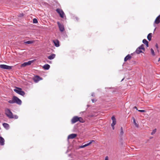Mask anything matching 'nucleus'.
Returning <instances> with one entry per match:
<instances>
[{"label": "nucleus", "instance_id": "e433bc0d", "mask_svg": "<svg viewBox=\"0 0 160 160\" xmlns=\"http://www.w3.org/2000/svg\"><path fill=\"white\" fill-rule=\"evenodd\" d=\"M155 47L157 49V51L158 52H159V50H158V44L157 43H156L155 44Z\"/></svg>", "mask_w": 160, "mask_h": 160}, {"label": "nucleus", "instance_id": "473e14b6", "mask_svg": "<svg viewBox=\"0 0 160 160\" xmlns=\"http://www.w3.org/2000/svg\"><path fill=\"white\" fill-rule=\"evenodd\" d=\"M137 110L141 112H146V111L144 110H138L137 109Z\"/></svg>", "mask_w": 160, "mask_h": 160}, {"label": "nucleus", "instance_id": "7ed1b4c3", "mask_svg": "<svg viewBox=\"0 0 160 160\" xmlns=\"http://www.w3.org/2000/svg\"><path fill=\"white\" fill-rule=\"evenodd\" d=\"M56 11L61 18H65V19H66L65 14L63 11L61 9L58 8L56 10Z\"/></svg>", "mask_w": 160, "mask_h": 160}, {"label": "nucleus", "instance_id": "f03ea898", "mask_svg": "<svg viewBox=\"0 0 160 160\" xmlns=\"http://www.w3.org/2000/svg\"><path fill=\"white\" fill-rule=\"evenodd\" d=\"M13 91L17 93L22 96H24L25 94V92L22 90L21 88L19 87H15Z\"/></svg>", "mask_w": 160, "mask_h": 160}, {"label": "nucleus", "instance_id": "58836bf2", "mask_svg": "<svg viewBox=\"0 0 160 160\" xmlns=\"http://www.w3.org/2000/svg\"><path fill=\"white\" fill-rule=\"evenodd\" d=\"M115 125L111 124V127L112 128V129L113 130H114L115 129V127H114Z\"/></svg>", "mask_w": 160, "mask_h": 160}, {"label": "nucleus", "instance_id": "39448f33", "mask_svg": "<svg viewBox=\"0 0 160 160\" xmlns=\"http://www.w3.org/2000/svg\"><path fill=\"white\" fill-rule=\"evenodd\" d=\"M5 114L6 116L10 119L14 118L13 115L10 109L6 108L5 110Z\"/></svg>", "mask_w": 160, "mask_h": 160}, {"label": "nucleus", "instance_id": "a878e982", "mask_svg": "<svg viewBox=\"0 0 160 160\" xmlns=\"http://www.w3.org/2000/svg\"><path fill=\"white\" fill-rule=\"evenodd\" d=\"M78 119V122H79L81 123H83L85 122L84 120L81 117H79Z\"/></svg>", "mask_w": 160, "mask_h": 160}, {"label": "nucleus", "instance_id": "a211bd4d", "mask_svg": "<svg viewBox=\"0 0 160 160\" xmlns=\"http://www.w3.org/2000/svg\"><path fill=\"white\" fill-rule=\"evenodd\" d=\"M5 140L4 138L2 136H0V145L3 146L5 144Z\"/></svg>", "mask_w": 160, "mask_h": 160}, {"label": "nucleus", "instance_id": "5fc2aeb1", "mask_svg": "<svg viewBox=\"0 0 160 160\" xmlns=\"http://www.w3.org/2000/svg\"><path fill=\"white\" fill-rule=\"evenodd\" d=\"M152 138L153 137H150V139H152Z\"/></svg>", "mask_w": 160, "mask_h": 160}, {"label": "nucleus", "instance_id": "2f4dec72", "mask_svg": "<svg viewBox=\"0 0 160 160\" xmlns=\"http://www.w3.org/2000/svg\"><path fill=\"white\" fill-rule=\"evenodd\" d=\"M136 62L134 61H132L131 62V63L132 65H134L136 64Z\"/></svg>", "mask_w": 160, "mask_h": 160}, {"label": "nucleus", "instance_id": "4c0bfd02", "mask_svg": "<svg viewBox=\"0 0 160 160\" xmlns=\"http://www.w3.org/2000/svg\"><path fill=\"white\" fill-rule=\"evenodd\" d=\"M14 118L15 119H17L18 118V116L17 115H15L13 116Z\"/></svg>", "mask_w": 160, "mask_h": 160}, {"label": "nucleus", "instance_id": "c85d7f7f", "mask_svg": "<svg viewBox=\"0 0 160 160\" xmlns=\"http://www.w3.org/2000/svg\"><path fill=\"white\" fill-rule=\"evenodd\" d=\"M157 131V129L155 128L154 129H153L152 131V132L151 133V135H153Z\"/></svg>", "mask_w": 160, "mask_h": 160}, {"label": "nucleus", "instance_id": "9b49d317", "mask_svg": "<svg viewBox=\"0 0 160 160\" xmlns=\"http://www.w3.org/2000/svg\"><path fill=\"white\" fill-rule=\"evenodd\" d=\"M79 117L75 116H74L71 120V122L72 124H74L78 122Z\"/></svg>", "mask_w": 160, "mask_h": 160}, {"label": "nucleus", "instance_id": "9d476101", "mask_svg": "<svg viewBox=\"0 0 160 160\" xmlns=\"http://www.w3.org/2000/svg\"><path fill=\"white\" fill-rule=\"evenodd\" d=\"M57 24L58 26L59 31L61 32H63L65 30V28L64 25L61 24L59 21L57 22Z\"/></svg>", "mask_w": 160, "mask_h": 160}, {"label": "nucleus", "instance_id": "72a5a7b5", "mask_svg": "<svg viewBox=\"0 0 160 160\" xmlns=\"http://www.w3.org/2000/svg\"><path fill=\"white\" fill-rule=\"evenodd\" d=\"M116 122H117L116 120H115V121H112V123H111V124L115 125L116 124Z\"/></svg>", "mask_w": 160, "mask_h": 160}, {"label": "nucleus", "instance_id": "ddd939ff", "mask_svg": "<svg viewBox=\"0 0 160 160\" xmlns=\"http://www.w3.org/2000/svg\"><path fill=\"white\" fill-rule=\"evenodd\" d=\"M53 43L54 46L56 47H58L60 46V42L58 39H55L53 41Z\"/></svg>", "mask_w": 160, "mask_h": 160}, {"label": "nucleus", "instance_id": "dca6fc26", "mask_svg": "<svg viewBox=\"0 0 160 160\" xmlns=\"http://www.w3.org/2000/svg\"><path fill=\"white\" fill-rule=\"evenodd\" d=\"M50 67V65L48 64H46L43 65L42 67L45 70H48L49 69Z\"/></svg>", "mask_w": 160, "mask_h": 160}, {"label": "nucleus", "instance_id": "864d4df0", "mask_svg": "<svg viewBox=\"0 0 160 160\" xmlns=\"http://www.w3.org/2000/svg\"><path fill=\"white\" fill-rule=\"evenodd\" d=\"M158 62H159L160 61V57L158 59Z\"/></svg>", "mask_w": 160, "mask_h": 160}, {"label": "nucleus", "instance_id": "a18cd8bd", "mask_svg": "<svg viewBox=\"0 0 160 160\" xmlns=\"http://www.w3.org/2000/svg\"><path fill=\"white\" fill-rule=\"evenodd\" d=\"M145 45L148 48L149 47L148 43H147Z\"/></svg>", "mask_w": 160, "mask_h": 160}, {"label": "nucleus", "instance_id": "ea45409f", "mask_svg": "<svg viewBox=\"0 0 160 160\" xmlns=\"http://www.w3.org/2000/svg\"><path fill=\"white\" fill-rule=\"evenodd\" d=\"M75 17H76V16H75L74 15H72V19H74L75 18Z\"/></svg>", "mask_w": 160, "mask_h": 160}, {"label": "nucleus", "instance_id": "cd10ccee", "mask_svg": "<svg viewBox=\"0 0 160 160\" xmlns=\"http://www.w3.org/2000/svg\"><path fill=\"white\" fill-rule=\"evenodd\" d=\"M32 22L34 24H37L38 23V20L36 18H34L32 20Z\"/></svg>", "mask_w": 160, "mask_h": 160}, {"label": "nucleus", "instance_id": "8fccbe9b", "mask_svg": "<svg viewBox=\"0 0 160 160\" xmlns=\"http://www.w3.org/2000/svg\"><path fill=\"white\" fill-rule=\"evenodd\" d=\"M125 78H123L121 80V82H122L124 79Z\"/></svg>", "mask_w": 160, "mask_h": 160}, {"label": "nucleus", "instance_id": "6e6d98bb", "mask_svg": "<svg viewBox=\"0 0 160 160\" xmlns=\"http://www.w3.org/2000/svg\"><path fill=\"white\" fill-rule=\"evenodd\" d=\"M156 29V28H155L154 29V31H155V29Z\"/></svg>", "mask_w": 160, "mask_h": 160}, {"label": "nucleus", "instance_id": "4be33fe9", "mask_svg": "<svg viewBox=\"0 0 160 160\" xmlns=\"http://www.w3.org/2000/svg\"><path fill=\"white\" fill-rule=\"evenodd\" d=\"M124 134L123 129L122 127L120 128V132L119 135V137L121 138H122Z\"/></svg>", "mask_w": 160, "mask_h": 160}, {"label": "nucleus", "instance_id": "1a4fd4ad", "mask_svg": "<svg viewBox=\"0 0 160 160\" xmlns=\"http://www.w3.org/2000/svg\"><path fill=\"white\" fill-rule=\"evenodd\" d=\"M42 78L38 75H35L32 78V80L35 83L38 82L40 80H42Z\"/></svg>", "mask_w": 160, "mask_h": 160}, {"label": "nucleus", "instance_id": "412c9836", "mask_svg": "<svg viewBox=\"0 0 160 160\" xmlns=\"http://www.w3.org/2000/svg\"><path fill=\"white\" fill-rule=\"evenodd\" d=\"M61 36L64 39H65L66 38H68V36L65 32H62L61 33Z\"/></svg>", "mask_w": 160, "mask_h": 160}, {"label": "nucleus", "instance_id": "f8f14e48", "mask_svg": "<svg viewBox=\"0 0 160 160\" xmlns=\"http://www.w3.org/2000/svg\"><path fill=\"white\" fill-rule=\"evenodd\" d=\"M78 134L76 133H73L69 134L67 140H68L69 139H73L77 137Z\"/></svg>", "mask_w": 160, "mask_h": 160}, {"label": "nucleus", "instance_id": "de8ad7c7", "mask_svg": "<svg viewBox=\"0 0 160 160\" xmlns=\"http://www.w3.org/2000/svg\"><path fill=\"white\" fill-rule=\"evenodd\" d=\"M70 151V150H69L68 149L67 151H66L65 153H68V152Z\"/></svg>", "mask_w": 160, "mask_h": 160}, {"label": "nucleus", "instance_id": "f3484780", "mask_svg": "<svg viewBox=\"0 0 160 160\" xmlns=\"http://www.w3.org/2000/svg\"><path fill=\"white\" fill-rule=\"evenodd\" d=\"M56 56V55L54 53H52L48 57V58L49 60H52L54 59Z\"/></svg>", "mask_w": 160, "mask_h": 160}, {"label": "nucleus", "instance_id": "20e7f679", "mask_svg": "<svg viewBox=\"0 0 160 160\" xmlns=\"http://www.w3.org/2000/svg\"><path fill=\"white\" fill-rule=\"evenodd\" d=\"M145 51L144 46L143 44H142L137 48L135 52L137 54H140L141 53H143V51L144 52Z\"/></svg>", "mask_w": 160, "mask_h": 160}, {"label": "nucleus", "instance_id": "4d7b16f0", "mask_svg": "<svg viewBox=\"0 0 160 160\" xmlns=\"http://www.w3.org/2000/svg\"><path fill=\"white\" fill-rule=\"evenodd\" d=\"M0 115H1V113H0Z\"/></svg>", "mask_w": 160, "mask_h": 160}, {"label": "nucleus", "instance_id": "c756f323", "mask_svg": "<svg viewBox=\"0 0 160 160\" xmlns=\"http://www.w3.org/2000/svg\"><path fill=\"white\" fill-rule=\"evenodd\" d=\"M142 42L144 44L148 43V41L145 39H144L142 40Z\"/></svg>", "mask_w": 160, "mask_h": 160}, {"label": "nucleus", "instance_id": "37998d69", "mask_svg": "<svg viewBox=\"0 0 160 160\" xmlns=\"http://www.w3.org/2000/svg\"><path fill=\"white\" fill-rule=\"evenodd\" d=\"M91 96L92 97H95V93L94 92H92V93Z\"/></svg>", "mask_w": 160, "mask_h": 160}, {"label": "nucleus", "instance_id": "aec40b11", "mask_svg": "<svg viewBox=\"0 0 160 160\" xmlns=\"http://www.w3.org/2000/svg\"><path fill=\"white\" fill-rule=\"evenodd\" d=\"M2 125L6 130H8L9 129V125L8 124L6 123H2Z\"/></svg>", "mask_w": 160, "mask_h": 160}, {"label": "nucleus", "instance_id": "f704fd0d", "mask_svg": "<svg viewBox=\"0 0 160 160\" xmlns=\"http://www.w3.org/2000/svg\"><path fill=\"white\" fill-rule=\"evenodd\" d=\"M24 14L23 13H20L19 14L18 17L20 18H21V17H23L24 16Z\"/></svg>", "mask_w": 160, "mask_h": 160}, {"label": "nucleus", "instance_id": "393cba45", "mask_svg": "<svg viewBox=\"0 0 160 160\" xmlns=\"http://www.w3.org/2000/svg\"><path fill=\"white\" fill-rule=\"evenodd\" d=\"M152 34L151 33H149L147 37L149 41H150L152 40Z\"/></svg>", "mask_w": 160, "mask_h": 160}, {"label": "nucleus", "instance_id": "6ab92c4d", "mask_svg": "<svg viewBox=\"0 0 160 160\" xmlns=\"http://www.w3.org/2000/svg\"><path fill=\"white\" fill-rule=\"evenodd\" d=\"M34 42V40H29L26 41H24L23 43L24 44H31L33 43Z\"/></svg>", "mask_w": 160, "mask_h": 160}, {"label": "nucleus", "instance_id": "4468645a", "mask_svg": "<svg viewBox=\"0 0 160 160\" xmlns=\"http://www.w3.org/2000/svg\"><path fill=\"white\" fill-rule=\"evenodd\" d=\"M133 54V53H131V55L129 54L127 55L124 58V61L126 62L127 61L130 60L132 58L131 55H132Z\"/></svg>", "mask_w": 160, "mask_h": 160}, {"label": "nucleus", "instance_id": "bb28decb", "mask_svg": "<svg viewBox=\"0 0 160 160\" xmlns=\"http://www.w3.org/2000/svg\"><path fill=\"white\" fill-rule=\"evenodd\" d=\"M150 51H151V53L152 55L153 56H155V52H154L153 49L152 48H151L150 49Z\"/></svg>", "mask_w": 160, "mask_h": 160}, {"label": "nucleus", "instance_id": "f257e3e1", "mask_svg": "<svg viewBox=\"0 0 160 160\" xmlns=\"http://www.w3.org/2000/svg\"><path fill=\"white\" fill-rule=\"evenodd\" d=\"M8 102L10 104L16 103L18 105H20L22 104V101L17 97L13 96L12 97V100H9Z\"/></svg>", "mask_w": 160, "mask_h": 160}, {"label": "nucleus", "instance_id": "49530a36", "mask_svg": "<svg viewBox=\"0 0 160 160\" xmlns=\"http://www.w3.org/2000/svg\"><path fill=\"white\" fill-rule=\"evenodd\" d=\"M87 108H88L90 106V105L89 104H88V105H87ZM87 109H88V108H87L86 109V111L87 110Z\"/></svg>", "mask_w": 160, "mask_h": 160}, {"label": "nucleus", "instance_id": "a19ab883", "mask_svg": "<svg viewBox=\"0 0 160 160\" xmlns=\"http://www.w3.org/2000/svg\"><path fill=\"white\" fill-rule=\"evenodd\" d=\"M105 160H109L108 156H106L105 157Z\"/></svg>", "mask_w": 160, "mask_h": 160}, {"label": "nucleus", "instance_id": "2eb2a0df", "mask_svg": "<svg viewBox=\"0 0 160 160\" xmlns=\"http://www.w3.org/2000/svg\"><path fill=\"white\" fill-rule=\"evenodd\" d=\"M154 23L157 24L160 23V14L156 18Z\"/></svg>", "mask_w": 160, "mask_h": 160}, {"label": "nucleus", "instance_id": "603ef678", "mask_svg": "<svg viewBox=\"0 0 160 160\" xmlns=\"http://www.w3.org/2000/svg\"><path fill=\"white\" fill-rule=\"evenodd\" d=\"M71 156V154H69L68 155V157H70Z\"/></svg>", "mask_w": 160, "mask_h": 160}, {"label": "nucleus", "instance_id": "3c124183", "mask_svg": "<svg viewBox=\"0 0 160 160\" xmlns=\"http://www.w3.org/2000/svg\"><path fill=\"white\" fill-rule=\"evenodd\" d=\"M86 112V111H83V112H81L80 113H85Z\"/></svg>", "mask_w": 160, "mask_h": 160}, {"label": "nucleus", "instance_id": "b1692460", "mask_svg": "<svg viewBox=\"0 0 160 160\" xmlns=\"http://www.w3.org/2000/svg\"><path fill=\"white\" fill-rule=\"evenodd\" d=\"M90 145V144L89 143V142L85 144L84 145H82L80 146L79 148H83L85 147H86L88 146L89 145Z\"/></svg>", "mask_w": 160, "mask_h": 160}, {"label": "nucleus", "instance_id": "c9c22d12", "mask_svg": "<svg viewBox=\"0 0 160 160\" xmlns=\"http://www.w3.org/2000/svg\"><path fill=\"white\" fill-rule=\"evenodd\" d=\"M89 143L91 145L93 142H95V141L94 140H91L89 141Z\"/></svg>", "mask_w": 160, "mask_h": 160}, {"label": "nucleus", "instance_id": "0eeeda50", "mask_svg": "<svg viewBox=\"0 0 160 160\" xmlns=\"http://www.w3.org/2000/svg\"><path fill=\"white\" fill-rule=\"evenodd\" d=\"M13 67V66H8L5 64H0V68L3 69L10 70Z\"/></svg>", "mask_w": 160, "mask_h": 160}, {"label": "nucleus", "instance_id": "6e6552de", "mask_svg": "<svg viewBox=\"0 0 160 160\" xmlns=\"http://www.w3.org/2000/svg\"><path fill=\"white\" fill-rule=\"evenodd\" d=\"M109 88L112 89L113 90L111 91L112 93L114 94H118L119 93V92L118 90V88L117 87H113V88Z\"/></svg>", "mask_w": 160, "mask_h": 160}, {"label": "nucleus", "instance_id": "423d86ee", "mask_svg": "<svg viewBox=\"0 0 160 160\" xmlns=\"http://www.w3.org/2000/svg\"><path fill=\"white\" fill-rule=\"evenodd\" d=\"M36 61L35 59H34L32 60L29 61L27 62H25L21 64V67H25L27 66L30 65L32 63Z\"/></svg>", "mask_w": 160, "mask_h": 160}, {"label": "nucleus", "instance_id": "5701e85b", "mask_svg": "<svg viewBox=\"0 0 160 160\" xmlns=\"http://www.w3.org/2000/svg\"><path fill=\"white\" fill-rule=\"evenodd\" d=\"M132 119L133 120V123L134 125H135V126L137 128H138L139 127V125L138 123H136V120H135V118L133 117L132 118Z\"/></svg>", "mask_w": 160, "mask_h": 160}, {"label": "nucleus", "instance_id": "7c9ffc66", "mask_svg": "<svg viewBox=\"0 0 160 160\" xmlns=\"http://www.w3.org/2000/svg\"><path fill=\"white\" fill-rule=\"evenodd\" d=\"M111 119H112V121H115V120H116V118H115V116L113 115L112 117H111Z\"/></svg>", "mask_w": 160, "mask_h": 160}, {"label": "nucleus", "instance_id": "79ce46f5", "mask_svg": "<svg viewBox=\"0 0 160 160\" xmlns=\"http://www.w3.org/2000/svg\"><path fill=\"white\" fill-rule=\"evenodd\" d=\"M75 19L78 22L79 20V18L77 17H75Z\"/></svg>", "mask_w": 160, "mask_h": 160}, {"label": "nucleus", "instance_id": "09e8293b", "mask_svg": "<svg viewBox=\"0 0 160 160\" xmlns=\"http://www.w3.org/2000/svg\"><path fill=\"white\" fill-rule=\"evenodd\" d=\"M133 108V109H136V110L137 109H138L137 107L136 106H134Z\"/></svg>", "mask_w": 160, "mask_h": 160}, {"label": "nucleus", "instance_id": "c03bdc74", "mask_svg": "<svg viewBox=\"0 0 160 160\" xmlns=\"http://www.w3.org/2000/svg\"><path fill=\"white\" fill-rule=\"evenodd\" d=\"M91 101L93 103H94L95 102V99H92Z\"/></svg>", "mask_w": 160, "mask_h": 160}]
</instances>
